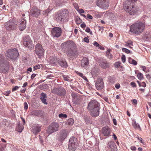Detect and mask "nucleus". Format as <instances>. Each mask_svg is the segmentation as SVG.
Segmentation results:
<instances>
[{
	"mask_svg": "<svg viewBox=\"0 0 151 151\" xmlns=\"http://www.w3.org/2000/svg\"><path fill=\"white\" fill-rule=\"evenodd\" d=\"M103 99L106 102H109V99L107 98L104 97L103 98Z\"/></svg>",
	"mask_w": 151,
	"mask_h": 151,
	"instance_id": "62",
	"label": "nucleus"
},
{
	"mask_svg": "<svg viewBox=\"0 0 151 151\" xmlns=\"http://www.w3.org/2000/svg\"><path fill=\"white\" fill-rule=\"evenodd\" d=\"M75 21L76 23L77 24H80L82 22V20L78 17L76 18Z\"/></svg>",
	"mask_w": 151,
	"mask_h": 151,
	"instance_id": "34",
	"label": "nucleus"
},
{
	"mask_svg": "<svg viewBox=\"0 0 151 151\" xmlns=\"http://www.w3.org/2000/svg\"><path fill=\"white\" fill-rule=\"evenodd\" d=\"M6 56L8 59L14 60L16 59L19 55V52L17 49H11L7 51Z\"/></svg>",
	"mask_w": 151,
	"mask_h": 151,
	"instance_id": "5",
	"label": "nucleus"
},
{
	"mask_svg": "<svg viewBox=\"0 0 151 151\" xmlns=\"http://www.w3.org/2000/svg\"><path fill=\"white\" fill-rule=\"evenodd\" d=\"M18 128H19L18 132H21L23 129L24 127L23 125H21L20 123L18 125Z\"/></svg>",
	"mask_w": 151,
	"mask_h": 151,
	"instance_id": "35",
	"label": "nucleus"
},
{
	"mask_svg": "<svg viewBox=\"0 0 151 151\" xmlns=\"http://www.w3.org/2000/svg\"><path fill=\"white\" fill-rule=\"evenodd\" d=\"M49 12V11L48 9L44 11L43 12V14L45 15H47L48 14Z\"/></svg>",
	"mask_w": 151,
	"mask_h": 151,
	"instance_id": "45",
	"label": "nucleus"
},
{
	"mask_svg": "<svg viewBox=\"0 0 151 151\" xmlns=\"http://www.w3.org/2000/svg\"><path fill=\"white\" fill-rule=\"evenodd\" d=\"M142 68V70L144 71L147 72V71L146 70V68L145 66H141Z\"/></svg>",
	"mask_w": 151,
	"mask_h": 151,
	"instance_id": "51",
	"label": "nucleus"
},
{
	"mask_svg": "<svg viewBox=\"0 0 151 151\" xmlns=\"http://www.w3.org/2000/svg\"><path fill=\"white\" fill-rule=\"evenodd\" d=\"M99 104L96 101L93 100H92L89 102L88 104L87 109L88 110L92 109H96L100 108Z\"/></svg>",
	"mask_w": 151,
	"mask_h": 151,
	"instance_id": "15",
	"label": "nucleus"
},
{
	"mask_svg": "<svg viewBox=\"0 0 151 151\" xmlns=\"http://www.w3.org/2000/svg\"><path fill=\"white\" fill-rule=\"evenodd\" d=\"M35 53L38 56V58H40L44 54V50L41 45L37 44L35 46Z\"/></svg>",
	"mask_w": 151,
	"mask_h": 151,
	"instance_id": "11",
	"label": "nucleus"
},
{
	"mask_svg": "<svg viewBox=\"0 0 151 151\" xmlns=\"http://www.w3.org/2000/svg\"><path fill=\"white\" fill-rule=\"evenodd\" d=\"M78 142L77 138L74 137H71L69 139L68 144V149L70 151H74L77 148Z\"/></svg>",
	"mask_w": 151,
	"mask_h": 151,
	"instance_id": "6",
	"label": "nucleus"
},
{
	"mask_svg": "<svg viewBox=\"0 0 151 151\" xmlns=\"http://www.w3.org/2000/svg\"><path fill=\"white\" fill-rule=\"evenodd\" d=\"M59 124L55 122L51 123L48 127L46 130V133L49 135L59 130Z\"/></svg>",
	"mask_w": 151,
	"mask_h": 151,
	"instance_id": "7",
	"label": "nucleus"
},
{
	"mask_svg": "<svg viewBox=\"0 0 151 151\" xmlns=\"http://www.w3.org/2000/svg\"><path fill=\"white\" fill-rule=\"evenodd\" d=\"M120 86L119 84H116L115 85L116 88L117 89L119 88Z\"/></svg>",
	"mask_w": 151,
	"mask_h": 151,
	"instance_id": "60",
	"label": "nucleus"
},
{
	"mask_svg": "<svg viewBox=\"0 0 151 151\" xmlns=\"http://www.w3.org/2000/svg\"><path fill=\"white\" fill-rule=\"evenodd\" d=\"M53 76L52 75H49L46 76V77L47 78H50L53 77Z\"/></svg>",
	"mask_w": 151,
	"mask_h": 151,
	"instance_id": "64",
	"label": "nucleus"
},
{
	"mask_svg": "<svg viewBox=\"0 0 151 151\" xmlns=\"http://www.w3.org/2000/svg\"><path fill=\"white\" fill-rule=\"evenodd\" d=\"M130 31L135 34L138 35L142 33L145 29V24L141 22L135 23L130 27Z\"/></svg>",
	"mask_w": 151,
	"mask_h": 151,
	"instance_id": "2",
	"label": "nucleus"
},
{
	"mask_svg": "<svg viewBox=\"0 0 151 151\" xmlns=\"http://www.w3.org/2000/svg\"><path fill=\"white\" fill-rule=\"evenodd\" d=\"M98 47H99V48L101 50H104V47H102V46L100 45H99V46Z\"/></svg>",
	"mask_w": 151,
	"mask_h": 151,
	"instance_id": "63",
	"label": "nucleus"
},
{
	"mask_svg": "<svg viewBox=\"0 0 151 151\" xmlns=\"http://www.w3.org/2000/svg\"><path fill=\"white\" fill-rule=\"evenodd\" d=\"M100 108L88 110L90 111L91 115L93 117H95L98 116L99 114Z\"/></svg>",
	"mask_w": 151,
	"mask_h": 151,
	"instance_id": "21",
	"label": "nucleus"
},
{
	"mask_svg": "<svg viewBox=\"0 0 151 151\" xmlns=\"http://www.w3.org/2000/svg\"><path fill=\"white\" fill-rule=\"evenodd\" d=\"M130 148L132 150H136V147L134 146H131Z\"/></svg>",
	"mask_w": 151,
	"mask_h": 151,
	"instance_id": "59",
	"label": "nucleus"
},
{
	"mask_svg": "<svg viewBox=\"0 0 151 151\" xmlns=\"http://www.w3.org/2000/svg\"><path fill=\"white\" fill-rule=\"evenodd\" d=\"M62 29L59 27H55L53 28L51 31V33L53 37H58L61 35Z\"/></svg>",
	"mask_w": 151,
	"mask_h": 151,
	"instance_id": "14",
	"label": "nucleus"
},
{
	"mask_svg": "<svg viewBox=\"0 0 151 151\" xmlns=\"http://www.w3.org/2000/svg\"><path fill=\"white\" fill-rule=\"evenodd\" d=\"M40 14V10L36 7L32 8L30 10V14L33 17H37Z\"/></svg>",
	"mask_w": 151,
	"mask_h": 151,
	"instance_id": "20",
	"label": "nucleus"
},
{
	"mask_svg": "<svg viewBox=\"0 0 151 151\" xmlns=\"http://www.w3.org/2000/svg\"><path fill=\"white\" fill-rule=\"evenodd\" d=\"M85 31L88 33H89L90 32V28L88 27H87Z\"/></svg>",
	"mask_w": 151,
	"mask_h": 151,
	"instance_id": "55",
	"label": "nucleus"
},
{
	"mask_svg": "<svg viewBox=\"0 0 151 151\" xmlns=\"http://www.w3.org/2000/svg\"><path fill=\"white\" fill-rule=\"evenodd\" d=\"M74 123V120L72 118L69 119L67 121V123L69 125H72Z\"/></svg>",
	"mask_w": 151,
	"mask_h": 151,
	"instance_id": "33",
	"label": "nucleus"
},
{
	"mask_svg": "<svg viewBox=\"0 0 151 151\" xmlns=\"http://www.w3.org/2000/svg\"><path fill=\"white\" fill-rule=\"evenodd\" d=\"M68 133V131L65 129L62 130L60 132L59 137L58 139L60 141H63L67 137Z\"/></svg>",
	"mask_w": 151,
	"mask_h": 151,
	"instance_id": "19",
	"label": "nucleus"
},
{
	"mask_svg": "<svg viewBox=\"0 0 151 151\" xmlns=\"http://www.w3.org/2000/svg\"><path fill=\"white\" fill-rule=\"evenodd\" d=\"M17 27V24L12 20H9L5 24V27L8 30L14 29Z\"/></svg>",
	"mask_w": 151,
	"mask_h": 151,
	"instance_id": "18",
	"label": "nucleus"
},
{
	"mask_svg": "<svg viewBox=\"0 0 151 151\" xmlns=\"http://www.w3.org/2000/svg\"><path fill=\"white\" fill-rule=\"evenodd\" d=\"M109 63L106 60H102L100 62L99 65L102 68L106 69L109 67Z\"/></svg>",
	"mask_w": 151,
	"mask_h": 151,
	"instance_id": "26",
	"label": "nucleus"
},
{
	"mask_svg": "<svg viewBox=\"0 0 151 151\" xmlns=\"http://www.w3.org/2000/svg\"><path fill=\"white\" fill-rule=\"evenodd\" d=\"M43 112L41 110H33L29 113V115L31 116H40L42 117Z\"/></svg>",
	"mask_w": 151,
	"mask_h": 151,
	"instance_id": "22",
	"label": "nucleus"
},
{
	"mask_svg": "<svg viewBox=\"0 0 151 151\" xmlns=\"http://www.w3.org/2000/svg\"><path fill=\"white\" fill-rule=\"evenodd\" d=\"M65 52H66L67 56L70 58L75 57L78 55V52L76 48L71 49Z\"/></svg>",
	"mask_w": 151,
	"mask_h": 151,
	"instance_id": "17",
	"label": "nucleus"
},
{
	"mask_svg": "<svg viewBox=\"0 0 151 151\" xmlns=\"http://www.w3.org/2000/svg\"><path fill=\"white\" fill-rule=\"evenodd\" d=\"M76 73L77 74H78L80 76L82 77L83 76V74L81 73H80L78 72H76Z\"/></svg>",
	"mask_w": 151,
	"mask_h": 151,
	"instance_id": "61",
	"label": "nucleus"
},
{
	"mask_svg": "<svg viewBox=\"0 0 151 151\" xmlns=\"http://www.w3.org/2000/svg\"><path fill=\"white\" fill-rule=\"evenodd\" d=\"M47 98L46 94L44 93H42L40 94V99L42 102L45 104H47V103L46 101Z\"/></svg>",
	"mask_w": 151,
	"mask_h": 151,
	"instance_id": "28",
	"label": "nucleus"
},
{
	"mask_svg": "<svg viewBox=\"0 0 151 151\" xmlns=\"http://www.w3.org/2000/svg\"><path fill=\"white\" fill-rule=\"evenodd\" d=\"M40 66L39 65H36L33 68L34 70H35L37 69H40Z\"/></svg>",
	"mask_w": 151,
	"mask_h": 151,
	"instance_id": "41",
	"label": "nucleus"
},
{
	"mask_svg": "<svg viewBox=\"0 0 151 151\" xmlns=\"http://www.w3.org/2000/svg\"><path fill=\"white\" fill-rule=\"evenodd\" d=\"M85 122L87 124H91V121L90 119L88 117H85Z\"/></svg>",
	"mask_w": 151,
	"mask_h": 151,
	"instance_id": "38",
	"label": "nucleus"
},
{
	"mask_svg": "<svg viewBox=\"0 0 151 151\" xmlns=\"http://www.w3.org/2000/svg\"><path fill=\"white\" fill-rule=\"evenodd\" d=\"M102 133L105 136H109L110 133V129L108 126L104 127L102 129Z\"/></svg>",
	"mask_w": 151,
	"mask_h": 151,
	"instance_id": "24",
	"label": "nucleus"
},
{
	"mask_svg": "<svg viewBox=\"0 0 151 151\" xmlns=\"http://www.w3.org/2000/svg\"><path fill=\"white\" fill-rule=\"evenodd\" d=\"M24 109L25 110L27 109H28V105L27 103L25 102L24 104Z\"/></svg>",
	"mask_w": 151,
	"mask_h": 151,
	"instance_id": "46",
	"label": "nucleus"
},
{
	"mask_svg": "<svg viewBox=\"0 0 151 151\" xmlns=\"http://www.w3.org/2000/svg\"><path fill=\"white\" fill-rule=\"evenodd\" d=\"M71 95L73 98V101L75 102H77L80 98L79 95L75 92H72Z\"/></svg>",
	"mask_w": 151,
	"mask_h": 151,
	"instance_id": "27",
	"label": "nucleus"
},
{
	"mask_svg": "<svg viewBox=\"0 0 151 151\" xmlns=\"http://www.w3.org/2000/svg\"><path fill=\"white\" fill-rule=\"evenodd\" d=\"M113 123H114V124L115 125H117V122H116V120L114 118L113 119Z\"/></svg>",
	"mask_w": 151,
	"mask_h": 151,
	"instance_id": "58",
	"label": "nucleus"
},
{
	"mask_svg": "<svg viewBox=\"0 0 151 151\" xmlns=\"http://www.w3.org/2000/svg\"><path fill=\"white\" fill-rule=\"evenodd\" d=\"M56 60L55 59V61H53V62H51L54 65H56L58 63L62 67L66 68L68 67L67 63L65 60L64 59H59V60L56 59Z\"/></svg>",
	"mask_w": 151,
	"mask_h": 151,
	"instance_id": "16",
	"label": "nucleus"
},
{
	"mask_svg": "<svg viewBox=\"0 0 151 151\" xmlns=\"http://www.w3.org/2000/svg\"><path fill=\"white\" fill-rule=\"evenodd\" d=\"M87 18H88V19H92L93 17L91 15L89 14H88L87 15Z\"/></svg>",
	"mask_w": 151,
	"mask_h": 151,
	"instance_id": "53",
	"label": "nucleus"
},
{
	"mask_svg": "<svg viewBox=\"0 0 151 151\" xmlns=\"http://www.w3.org/2000/svg\"><path fill=\"white\" fill-rule=\"evenodd\" d=\"M97 6L102 9H106L109 5V0H97L96 1Z\"/></svg>",
	"mask_w": 151,
	"mask_h": 151,
	"instance_id": "9",
	"label": "nucleus"
},
{
	"mask_svg": "<svg viewBox=\"0 0 151 151\" xmlns=\"http://www.w3.org/2000/svg\"><path fill=\"white\" fill-rule=\"evenodd\" d=\"M59 117L61 118H65L67 117V116L66 114H60L59 115Z\"/></svg>",
	"mask_w": 151,
	"mask_h": 151,
	"instance_id": "39",
	"label": "nucleus"
},
{
	"mask_svg": "<svg viewBox=\"0 0 151 151\" xmlns=\"http://www.w3.org/2000/svg\"><path fill=\"white\" fill-rule=\"evenodd\" d=\"M129 62L133 64L134 65H136L137 64V62L134 59H132L131 58L129 57L128 59Z\"/></svg>",
	"mask_w": 151,
	"mask_h": 151,
	"instance_id": "31",
	"label": "nucleus"
},
{
	"mask_svg": "<svg viewBox=\"0 0 151 151\" xmlns=\"http://www.w3.org/2000/svg\"><path fill=\"white\" fill-rule=\"evenodd\" d=\"M108 147L112 151H116L117 148L115 143L113 141H111L108 144Z\"/></svg>",
	"mask_w": 151,
	"mask_h": 151,
	"instance_id": "25",
	"label": "nucleus"
},
{
	"mask_svg": "<svg viewBox=\"0 0 151 151\" xmlns=\"http://www.w3.org/2000/svg\"><path fill=\"white\" fill-rule=\"evenodd\" d=\"M68 11L67 9H65L59 14H57L55 16V19L57 22H60L64 20L65 16L68 15Z\"/></svg>",
	"mask_w": 151,
	"mask_h": 151,
	"instance_id": "10",
	"label": "nucleus"
},
{
	"mask_svg": "<svg viewBox=\"0 0 151 151\" xmlns=\"http://www.w3.org/2000/svg\"><path fill=\"white\" fill-rule=\"evenodd\" d=\"M63 51H65L71 49L76 48V45L72 40H68L61 44V45Z\"/></svg>",
	"mask_w": 151,
	"mask_h": 151,
	"instance_id": "4",
	"label": "nucleus"
},
{
	"mask_svg": "<svg viewBox=\"0 0 151 151\" xmlns=\"http://www.w3.org/2000/svg\"><path fill=\"white\" fill-rule=\"evenodd\" d=\"M89 61L86 58H84L81 61V65L82 67H85L89 64Z\"/></svg>",
	"mask_w": 151,
	"mask_h": 151,
	"instance_id": "29",
	"label": "nucleus"
},
{
	"mask_svg": "<svg viewBox=\"0 0 151 151\" xmlns=\"http://www.w3.org/2000/svg\"><path fill=\"white\" fill-rule=\"evenodd\" d=\"M122 51L127 54H129L130 53V51L129 50L125 48H123L122 49Z\"/></svg>",
	"mask_w": 151,
	"mask_h": 151,
	"instance_id": "40",
	"label": "nucleus"
},
{
	"mask_svg": "<svg viewBox=\"0 0 151 151\" xmlns=\"http://www.w3.org/2000/svg\"><path fill=\"white\" fill-rule=\"evenodd\" d=\"M23 40V44L25 46L28 47L30 49L33 47L32 40L29 36L27 35L24 37Z\"/></svg>",
	"mask_w": 151,
	"mask_h": 151,
	"instance_id": "12",
	"label": "nucleus"
},
{
	"mask_svg": "<svg viewBox=\"0 0 151 151\" xmlns=\"http://www.w3.org/2000/svg\"><path fill=\"white\" fill-rule=\"evenodd\" d=\"M137 77L138 79L140 80L142 79L143 77V74L140 73L137 74Z\"/></svg>",
	"mask_w": 151,
	"mask_h": 151,
	"instance_id": "37",
	"label": "nucleus"
},
{
	"mask_svg": "<svg viewBox=\"0 0 151 151\" xmlns=\"http://www.w3.org/2000/svg\"><path fill=\"white\" fill-rule=\"evenodd\" d=\"M26 27V21L23 18H22L19 22V29L20 30H23Z\"/></svg>",
	"mask_w": 151,
	"mask_h": 151,
	"instance_id": "23",
	"label": "nucleus"
},
{
	"mask_svg": "<svg viewBox=\"0 0 151 151\" xmlns=\"http://www.w3.org/2000/svg\"><path fill=\"white\" fill-rule=\"evenodd\" d=\"M83 41H84L85 42L88 43L89 42V40L88 39V37H84L83 39Z\"/></svg>",
	"mask_w": 151,
	"mask_h": 151,
	"instance_id": "42",
	"label": "nucleus"
},
{
	"mask_svg": "<svg viewBox=\"0 0 151 151\" xmlns=\"http://www.w3.org/2000/svg\"><path fill=\"white\" fill-rule=\"evenodd\" d=\"M139 86H142L144 87H145L146 86V84L145 82H143L142 83H141Z\"/></svg>",
	"mask_w": 151,
	"mask_h": 151,
	"instance_id": "44",
	"label": "nucleus"
},
{
	"mask_svg": "<svg viewBox=\"0 0 151 151\" xmlns=\"http://www.w3.org/2000/svg\"><path fill=\"white\" fill-rule=\"evenodd\" d=\"M93 45L96 46V47H98L99 45L96 41H95L94 42V43H93Z\"/></svg>",
	"mask_w": 151,
	"mask_h": 151,
	"instance_id": "48",
	"label": "nucleus"
},
{
	"mask_svg": "<svg viewBox=\"0 0 151 151\" xmlns=\"http://www.w3.org/2000/svg\"><path fill=\"white\" fill-rule=\"evenodd\" d=\"M19 88V87L17 86H15L14 88L12 89V91H14L17 90Z\"/></svg>",
	"mask_w": 151,
	"mask_h": 151,
	"instance_id": "47",
	"label": "nucleus"
},
{
	"mask_svg": "<svg viewBox=\"0 0 151 151\" xmlns=\"http://www.w3.org/2000/svg\"><path fill=\"white\" fill-rule=\"evenodd\" d=\"M96 88L98 90H101L103 89L104 86V82L102 78H99L97 80L95 84Z\"/></svg>",
	"mask_w": 151,
	"mask_h": 151,
	"instance_id": "13",
	"label": "nucleus"
},
{
	"mask_svg": "<svg viewBox=\"0 0 151 151\" xmlns=\"http://www.w3.org/2000/svg\"><path fill=\"white\" fill-rule=\"evenodd\" d=\"M130 85L133 87H135L136 86V84L134 82H132L130 83Z\"/></svg>",
	"mask_w": 151,
	"mask_h": 151,
	"instance_id": "49",
	"label": "nucleus"
},
{
	"mask_svg": "<svg viewBox=\"0 0 151 151\" xmlns=\"http://www.w3.org/2000/svg\"><path fill=\"white\" fill-rule=\"evenodd\" d=\"M79 13H83L84 12V11L83 9H79Z\"/></svg>",
	"mask_w": 151,
	"mask_h": 151,
	"instance_id": "56",
	"label": "nucleus"
},
{
	"mask_svg": "<svg viewBox=\"0 0 151 151\" xmlns=\"http://www.w3.org/2000/svg\"><path fill=\"white\" fill-rule=\"evenodd\" d=\"M41 130V127L37 126L32 129V131L34 134H36L39 132Z\"/></svg>",
	"mask_w": 151,
	"mask_h": 151,
	"instance_id": "30",
	"label": "nucleus"
},
{
	"mask_svg": "<svg viewBox=\"0 0 151 151\" xmlns=\"http://www.w3.org/2000/svg\"><path fill=\"white\" fill-rule=\"evenodd\" d=\"M51 92L57 94L58 96H63L66 95V91L64 88L61 86L57 88H54L52 91Z\"/></svg>",
	"mask_w": 151,
	"mask_h": 151,
	"instance_id": "8",
	"label": "nucleus"
},
{
	"mask_svg": "<svg viewBox=\"0 0 151 151\" xmlns=\"http://www.w3.org/2000/svg\"><path fill=\"white\" fill-rule=\"evenodd\" d=\"M121 59H122V62H123L124 63L125 62V61H126V58H125V56L124 55H122V56Z\"/></svg>",
	"mask_w": 151,
	"mask_h": 151,
	"instance_id": "43",
	"label": "nucleus"
},
{
	"mask_svg": "<svg viewBox=\"0 0 151 151\" xmlns=\"http://www.w3.org/2000/svg\"><path fill=\"white\" fill-rule=\"evenodd\" d=\"M115 67L116 68H118L120 65V63H116L115 64Z\"/></svg>",
	"mask_w": 151,
	"mask_h": 151,
	"instance_id": "50",
	"label": "nucleus"
},
{
	"mask_svg": "<svg viewBox=\"0 0 151 151\" xmlns=\"http://www.w3.org/2000/svg\"><path fill=\"white\" fill-rule=\"evenodd\" d=\"M137 0H127L126 4L124 6L125 10L131 15H134L138 13L139 8L135 5L134 3Z\"/></svg>",
	"mask_w": 151,
	"mask_h": 151,
	"instance_id": "1",
	"label": "nucleus"
},
{
	"mask_svg": "<svg viewBox=\"0 0 151 151\" xmlns=\"http://www.w3.org/2000/svg\"><path fill=\"white\" fill-rule=\"evenodd\" d=\"M111 50L110 49H108L107 50L106 53V56L107 58L110 59H111L112 58V56L111 54L110 53Z\"/></svg>",
	"mask_w": 151,
	"mask_h": 151,
	"instance_id": "32",
	"label": "nucleus"
},
{
	"mask_svg": "<svg viewBox=\"0 0 151 151\" xmlns=\"http://www.w3.org/2000/svg\"><path fill=\"white\" fill-rule=\"evenodd\" d=\"M133 126L135 129H139L140 128L138 124H137L135 122H134L132 124Z\"/></svg>",
	"mask_w": 151,
	"mask_h": 151,
	"instance_id": "36",
	"label": "nucleus"
},
{
	"mask_svg": "<svg viewBox=\"0 0 151 151\" xmlns=\"http://www.w3.org/2000/svg\"><path fill=\"white\" fill-rule=\"evenodd\" d=\"M81 26L82 28H84L86 27V24L84 22H83L81 24Z\"/></svg>",
	"mask_w": 151,
	"mask_h": 151,
	"instance_id": "52",
	"label": "nucleus"
},
{
	"mask_svg": "<svg viewBox=\"0 0 151 151\" xmlns=\"http://www.w3.org/2000/svg\"><path fill=\"white\" fill-rule=\"evenodd\" d=\"M36 74L35 73H33L32 74L31 76V79H33L36 76Z\"/></svg>",
	"mask_w": 151,
	"mask_h": 151,
	"instance_id": "57",
	"label": "nucleus"
},
{
	"mask_svg": "<svg viewBox=\"0 0 151 151\" xmlns=\"http://www.w3.org/2000/svg\"><path fill=\"white\" fill-rule=\"evenodd\" d=\"M132 102L133 103H134L135 104H137V101L135 99H134L132 100Z\"/></svg>",
	"mask_w": 151,
	"mask_h": 151,
	"instance_id": "54",
	"label": "nucleus"
},
{
	"mask_svg": "<svg viewBox=\"0 0 151 151\" xmlns=\"http://www.w3.org/2000/svg\"><path fill=\"white\" fill-rule=\"evenodd\" d=\"M4 58L3 55H0V72H8L9 69V63L4 61Z\"/></svg>",
	"mask_w": 151,
	"mask_h": 151,
	"instance_id": "3",
	"label": "nucleus"
}]
</instances>
